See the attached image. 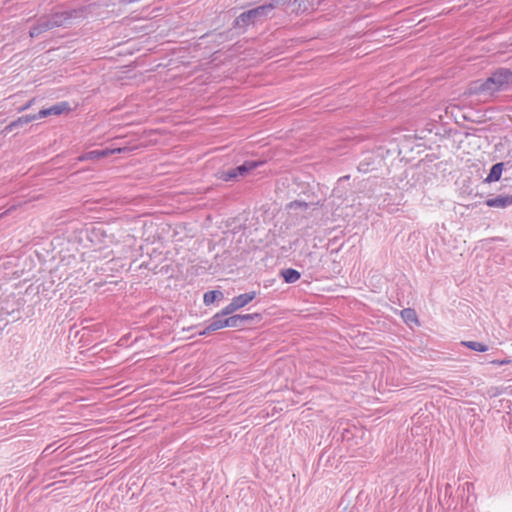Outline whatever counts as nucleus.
I'll use <instances>...</instances> for the list:
<instances>
[{
	"instance_id": "6ab92c4d",
	"label": "nucleus",
	"mask_w": 512,
	"mask_h": 512,
	"mask_svg": "<svg viewBox=\"0 0 512 512\" xmlns=\"http://www.w3.org/2000/svg\"><path fill=\"white\" fill-rule=\"evenodd\" d=\"M239 308L237 307V305H235L234 301L231 300V302L225 307L223 308L220 312L222 314H224V316H228L230 314H232L233 312L237 311Z\"/></svg>"
},
{
	"instance_id": "5701e85b",
	"label": "nucleus",
	"mask_w": 512,
	"mask_h": 512,
	"mask_svg": "<svg viewBox=\"0 0 512 512\" xmlns=\"http://www.w3.org/2000/svg\"><path fill=\"white\" fill-rule=\"evenodd\" d=\"M11 209H12V208H10V209L6 210L4 213L0 214V218H1V217H3L4 215H6L8 212H10V211H11Z\"/></svg>"
},
{
	"instance_id": "aec40b11",
	"label": "nucleus",
	"mask_w": 512,
	"mask_h": 512,
	"mask_svg": "<svg viewBox=\"0 0 512 512\" xmlns=\"http://www.w3.org/2000/svg\"><path fill=\"white\" fill-rule=\"evenodd\" d=\"M241 317V321L243 323V325L245 326L246 323L254 320V319H258L260 320L261 319V315L258 314V313H252V314H243V315H240Z\"/></svg>"
},
{
	"instance_id": "ddd939ff",
	"label": "nucleus",
	"mask_w": 512,
	"mask_h": 512,
	"mask_svg": "<svg viewBox=\"0 0 512 512\" xmlns=\"http://www.w3.org/2000/svg\"><path fill=\"white\" fill-rule=\"evenodd\" d=\"M401 317L406 324H418L416 311L412 308H405L401 311Z\"/></svg>"
},
{
	"instance_id": "1a4fd4ad",
	"label": "nucleus",
	"mask_w": 512,
	"mask_h": 512,
	"mask_svg": "<svg viewBox=\"0 0 512 512\" xmlns=\"http://www.w3.org/2000/svg\"><path fill=\"white\" fill-rule=\"evenodd\" d=\"M486 205L495 208H506L512 205V195H498L486 201Z\"/></svg>"
},
{
	"instance_id": "4be33fe9",
	"label": "nucleus",
	"mask_w": 512,
	"mask_h": 512,
	"mask_svg": "<svg viewBox=\"0 0 512 512\" xmlns=\"http://www.w3.org/2000/svg\"><path fill=\"white\" fill-rule=\"evenodd\" d=\"M289 207L290 208H298V207H304L306 208L307 207V203L305 202H300V201H294V202H291L289 204Z\"/></svg>"
},
{
	"instance_id": "9b49d317",
	"label": "nucleus",
	"mask_w": 512,
	"mask_h": 512,
	"mask_svg": "<svg viewBox=\"0 0 512 512\" xmlns=\"http://www.w3.org/2000/svg\"><path fill=\"white\" fill-rule=\"evenodd\" d=\"M504 164L502 162L494 164L488 176L485 179V182L492 183L498 181L502 175Z\"/></svg>"
},
{
	"instance_id": "20e7f679",
	"label": "nucleus",
	"mask_w": 512,
	"mask_h": 512,
	"mask_svg": "<svg viewBox=\"0 0 512 512\" xmlns=\"http://www.w3.org/2000/svg\"><path fill=\"white\" fill-rule=\"evenodd\" d=\"M71 110V107L68 102L63 101L59 102L49 108L41 109L38 112L39 119L50 116V115H61L63 113H68Z\"/></svg>"
},
{
	"instance_id": "2eb2a0df",
	"label": "nucleus",
	"mask_w": 512,
	"mask_h": 512,
	"mask_svg": "<svg viewBox=\"0 0 512 512\" xmlns=\"http://www.w3.org/2000/svg\"><path fill=\"white\" fill-rule=\"evenodd\" d=\"M463 346L477 352H486L488 350V346L481 342L476 341H463L461 343Z\"/></svg>"
},
{
	"instance_id": "4468645a",
	"label": "nucleus",
	"mask_w": 512,
	"mask_h": 512,
	"mask_svg": "<svg viewBox=\"0 0 512 512\" xmlns=\"http://www.w3.org/2000/svg\"><path fill=\"white\" fill-rule=\"evenodd\" d=\"M281 275L286 283H294L300 279V273L292 268L284 269L281 271Z\"/></svg>"
},
{
	"instance_id": "f8f14e48",
	"label": "nucleus",
	"mask_w": 512,
	"mask_h": 512,
	"mask_svg": "<svg viewBox=\"0 0 512 512\" xmlns=\"http://www.w3.org/2000/svg\"><path fill=\"white\" fill-rule=\"evenodd\" d=\"M259 164L256 161H245L242 165L235 167L238 178L245 177L250 171L258 167Z\"/></svg>"
},
{
	"instance_id": "412c9836",
	"label": "nucleus",
	"mask_w": 512,
	"mask_h": 512,
	"mask_svg": "<svg viewBox=\"0 0 512 512\" xmlns=\"http://www.w3.org/2000/svg\"><path fill=\"white\" fill-rule=\"evenodd\" d=\"M490 363L493 365H496V366H502V365L510 364L511 360L506 358V359H502V360H492V361H490Z\"/></svg>"
},
{
	"instance_id": "39448f33",
	"label": "nucleus",
	"mask_w": 512,
	"mask_h": 512,
	"mask_svg": "<svg viewBox=\"0 0 512 512\" xmlns=\"http://www.w3.org/2000/svg\"><path fill=\"white\" fill-rule=\"evenodd\" d=\"M39 119L38 117V113L37 114H33V115H23L19 118H17L16 120L12 121L11 123H9L4 131L5 132H12L13 130L19 128V127H22L24 125H27L29 124L30 122L34 121V120H37Z\"/></svg>"
},
{
	"instance_id": "f3484780",
	"label": "nucleus",
	"mask_w": 512,
	"mask_h": 512,
	"mask_svg": "<svg viewBox=\"0 0 512 512\" xmlns=\"http://www.w3.org/2000/svg\"><path fill=\"white\" fill-rule=\"evenodd\" d=\"M228 327L243 328L244 325L241 321L240 315L227 316Z\"/></svg>"
},
{
	"instance_id": "f03ea898",
	"label": "nucleus",
	"mask_w": 512,
	"mask_h": 512,
	"mask_svg": "<svg viewBox=\"0 0 512 512\" xmlns=\"http://www.w3.org/2000/svg\"><path fill=\"white\" fill-rule=\"evenodd\" d=\"M274 9V4H263L256 8L250 9L241 13L236 18L237 25H249L250 23H255V21L260 20L268 16V14Z\"/></svg>"
},
{
	"instance_id": "6e6552de",
	"label": "nucleus",
	"mask_w": 512,
	"mask_h": 512,
	"mask_svg": "<svg viewBox=\"0 0 512 512\" xmlns=\"http://www.w3.org/2000/svg\"><path fill=\"white\" fill-rule=\"evenodd\" d=\"M51 29H52V27H51L48 17L43 16L37 21L36 25L31 27L29 34H30V37L34 38V37H37L40 34L46 32L48 30H51Z\"/></svg>"
},
{
	"instance_id": "9d476101",
	"label": "nucleus",
	"mask_w": 512,
	"mask_h": 512,
	"mask_svg": "<svg viewBox=\"0 0 512 512\" xmlns=\"http://www.w3.org/2000/svg\"><path fill=\"white\" fill-rule=\"evenodd\" d=\"M257 293L255 291L240 294L238 296H235L232 300L234 301L235 305L240 309L244 306H246L248 303H250L252 300L255 299Z\"/></svg>"
},
{
	"instance_id": "a211bd4d",
	"label": "nucleus",
	"mask_w": 512,
	"mask_h": 512,
	"mask_svg": "<svg viewBox=\"0 0 512 512\" xmlns=\"http://www.w3.org/2000/svg\"><path fill=\"white\" fill-rule=\"evenodd\" d=\"M222 180L224 181H232V180H236L238 179V176H237V173L235 171V168H230L226 171H223L221 173V177H220Z\"/></svg>"
},
{
	"instance_id": "f257e3e1",
	"label": "nucleus",
	"mask_w": 512,
	"mask_h": 512,
	"mask_svg": "<svg viewBox=\"0 0 512 512\" xmlns=\"http://www.w3.org/2000/svg\"><path fill=\"white\" fill-rule=\"evenodd\" d=\"M512 85V71L498 68L485 81H476L469 87L470 94L492 96L496 92L507 90Z\"/></svg>"
},
{
	"instance_id": "7ed1b4c3",
	"label": "nucleus",
	"mask_w": 512,
	"mask_h": 512,
	"mask_svg": "<svg viewBox=\"0 0 512 512\" xmlns=\"http://www.w3.org/2000/svg\"><path fill=\"white\" fill-rule=\"evenodd\" d=\"M228 327L227 317L221 312L216 313L209 321L204 331L200 332V335H206L210 332Z\"/></svg>"
},
{
	"instance_id": "423d86ee",
	"label": "nucleus",
	"mask_w": 512,
	"mask_h": 512,
	"mask_svg": "<svg viewBox=\"0 0 512 512\" xmlns=\"http://www.w3.org/2000/svg\"><path fill=\"white\" fill-rule=\"evenodd\" d=\"M47 17L53 29L55 27L64 26L71 19V14L66 11H61L47 15Z\"/></svg>"
},
{
	"instance_id": "0eeeda50",
	"label": "nucleus",
	"mask_w": 512,
	"mask_h": 512,
	"mask_svg": "<svg viewBox=\"0 0 512 512\" xmlns=\"http://www.w3.org/2000/svg\"><path fill=\"white\" fill-rule=\"evenodd\" d=\"M122 149H103V150H93L85 153L84 155L79 157L80 161L84 160H93V159H99L103 157H107L111 154H114L115 152H121Z\"/></svg>"
},
{
	"instance_id": "dca6fc26",
	"label": "nucleus",
	"mask_w": 512,
	"mask_h": 512,
	"mask_svg": "<svg viewBox=\"0 0 512 512\" xmlns=\"http://www.w3.org/2000/svg\"><path fill=\"white\" fill-rule=\"evenodd\" d=\"M223 294L220 291H208L204 294L203 301L206 305L212 304L216 299L222 297Z\"/></svg>"
}]
</instances>
